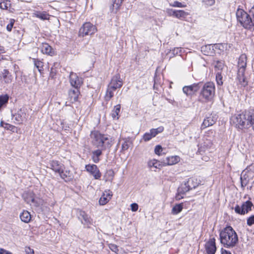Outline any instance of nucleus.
I'll return each mask as SVG.
<instances>
[{
    "mask_svg": "<svg viewBox=\"0 0 254 254\" xmlns=\"http://www.w3.org/2000/svg\"><path fill=\"white\" fill-rule=\"evenodd\" d=\"M220 243L227 248L235 247L238 242V237L233 228L227 226L222 229L219 234Z\"/></svg>",
    "mask_w": 254,
    "mask_h": 254,
    "instance_id": "obj_1",
    "label": "nucleus"
},
{
    "mask_svg": "<svg viewBox=\"0 0 254 254\" xmlns=\"http://www.w3.org/2000/svg\"><path fill=\"white\" fill-rule=\"evenodd\" d=\"M237 21L245 29L254 31V6L246 12L242 9L238 8L236 12Z\"/></svg>",
    "mask_w": 254,
    "mask_h": 254,
    "instance_id": "obj_2",
    "label": "nucleus"
},
{
    "mask_svg": "<svg viewBox=\"0 0 254 254\" xmlns=\"http://www.w3.org/2000/svg\"><path fill=\"white\" fill-rule=\"evenodd\" d=\"M215 86L212 82L204 83L200 92V97L205 102H211L215 96Z\"/></svg>",
    "mask_w": 254,
    "mask_h": 254,
    "instance_id": "obj_3",
    "label": "nucleus"
},
{
    "mask_svg": "<svg viewBox=\"0 0 254 254\" xmlns=\"http://www.w3.org/2000/svg\"><path fill=\"white\" fill-rule=\"evenodd\" d=\"M231 122L237 128H248L247 112L234 115L231 118Z\"/></svg>",
    "mask_w": 254,
    "mask_h": 254,
    "instance_id": "obj_4",
    "label": "nucleus"
},
{
    "mask_svg": "<svg viewBox=\"0 0 254 254\" xmlns=\"http://www.w3.org/2000/svg\"><path fill=\"white\" fill-rule=\"evenodd\" d=\"M97 31L96 27L90 22L84 23L79 31V36L84 37L86 35H92Z\"/></svg>",
    "mask_w": 254,
    "mask_h": 254,
    "instance_id": "obj_5",
    "label": "nucleus"
},
{
    "mask_svg": "<svg viewBox=\"0 0 254 254\" xmlns=\"http://www.w3.org/2000/svg\"><path fill=\"white\" fill-rule=\"evenodd\" d=\"M254 169V167L253 165H251L242 172L240 178L242 188H244L248 185L249 177H251L253 175L252 172Z\"/></svg>",
    "mask_w": 254,
    "mask_h": 254,
    "instance_id": "obj_6",
    "label": "nucleus"
},
{
    "mask_svg": "<svg viewBox=\"0 0 254 254\" xmlns=\"http://www.w3.org/2000/svg\"><path fill=\"white\" fill-rule=\"evenodd\" d=\"M202 85V83L200 82L189 86H185L183 88V91L188 96H191L199 91Z\"/></svg>",
    "mask_w": 254,
    "mask_h": 254,
    "instance_id": "obj_7",
    "label": "nucleus"
},
{
    "mask_svg": "<svg viewBox=\"0 0 254 254\" xmlns=\"http://www.w3.org/2000/svg\"><path fill=\"white\" fill-rule=\"evenodd\" d=\"M23 197L27 203L35 206H39L42 202L41 199L35 198V195L32 192L24 193L23 194Z\"/></svg>",
    "mask_w": 254,
    "mask_h": 254,
    "instance_id": "obj_8",
    "label": "nucleus"
},
{
    "mask_svg": "<svg viewBox=\"0 0 254 254\" xmlns=\"http://www.w3.org/2000/svg\"><path fill=\"white\" fill-rule=\"evenodd\" d=\"M196 179L194 178H189L186 182L184 186L180 188L179 191L180 192L185 193L189 191L190 190L195 188L198 183Z\"/></svg>",
    "mask_w": 254,
    "mask_h": 254,
    "instance_id": "obj_9",
    "label": "nucleus"
},
{
    "mask_svg": "<svg viewBox=\"0 0 254 254\" xmlns=\"http://www.w3.org/2000/svg\"><path fill=\"white\" fill-rule=\"evenodd\" d=\"M253 205V204L252 202L248 200L244 202L241 206L237 205L235 206L234 210L236 213L239 214L244 215L249 211L251 210Z\"/></svg>",
    "mask_w": 254,
    "mask_h": 254,
    "instance_id": "obj_10",
    "label": "nucleus"
},
{
    "mask_svg": "<svg viewBox=\"0 0 254 254\" xmlns=\"http://www.w3.org/2000/svg\"><path fill=\"white\" fill-rule=\"evenodd\" d=\"M12 79V75L8 69H4L0 72V84L2 85L11 83Z\"/></svg>",
    "mask_w": 254,
    "mask_h": 254,
    "instance_id": "obj_11",
    "label": "nucleus"
},
{
    "mask_svg": "<svg viewBox=\"0 0 254 254\" xmlns=\"http://www.w3.org/2000/svg\"><path fill=\"white\" fill-rule=\"evenodd\" d=\"M86 170L91 174L96 180H99L101 177V173L97 166L94 164H88L85 166Z\"/></svg>",
    "mask_w": 254,
    "mask_h": 254,
    "instance_id": "obj_12",
    "label": "nucleus"
},
{
    "mask_svg": "<svg viewBox=\"0 0 254 254\" xmlns=\"http://www.w3.org/2000/svg\"><path fill=\"white\" fill-rule=\"evenodd\" d=\"M204 248L206 254H215L217 250L215 239L214 238H210L205 243Z\"/></svg>",
    "mask_w": 254,
    "mask_h": 254,
    "instance_id": "obj_13",
    "label": "nucleus"
},
{
    "mask_svg": "<svg viewBox=\"0 0 254 254\" xmlns=\"http://www.w3.org/2000/svg\"><path fill=\"white\" fill-rule=\"evenodd\" d=\"M123 85V81L119 74H116L112 78L109 86L112 88L117 89L120 88Z\"/></svg>",
    "mask_w": 254,
    "mask_h": 254,
    "instance_id": "obj_14",
    "label": "nucleus"
},
{
    "mask_svg": "<svg viewBox=\"0 0 254 254\" xmlns=\"http://www.w3.org/2000/svg\"><path fill=\"white\" fill-rule=\"evenodd\" d=\"M77 215L78 219L81 221L82 224L89 226L92 223V220L85 211L81 210L78 211Z\"/></svg>",
    "mask_w": 254,
    "mask_h": 254,
    "instance_id": "obj_15",
    "label": "nucleus"
},
{
    "mask_svg": "<svg viewBox=\"0 0 254 254\" xmlns=\"http://www.w3.org/2000/svg\"><path fill=\"white\" fill-rule=\"evenodd\" d=\"M47 167L52 169L56 173L58 174L64 169V165L57 160L50 161Z\"/></svg>",
    "mask_w": 254,
    "mask_h": 254,
    "instance_id": "obj_16",
    "label": "nucleus"
},
{
    "mask_svg": "<svg viewBox=\"0 0 254 254\" xmlns=\"http://www.w3.org/2000/svg\"><path fill=\"white\" fill-rule=\"evenodd\" d=\"M93 143L94 146L98 148H100L101 141L105 139V135L101 134L99 131H96L92 133Z\"/></svg>",
    "mask_w": 254,
    "mask_h": 254,
    "instance_id": "obj_17",
    "label": "nucleus"
},
{
    "mask_svg": "<svg viewBox=\"0 0 254 254\" xmlns=\"http://www.w3.org/2000/svg\"><path fill=\"white\" fill-rule=\"evenodd\" d=\"M69 81L72 86L78 88L82 83V78H79L76 73L71 72L69 75Z\"/></svg>",
    "mask_w": 254,
    "mask_h": 254,
    "instance_id": "obj_18",
    "label": "nucleus"
},
{
    "mask_svg": "<svg viewBox=\"0 0 254 254\" xmlns=\"http://www.w3.org/2000/svg\"><path fill=\"white\" fill-rule=\"evenodd\" d=\"M247 58L245 54L241 55L238 59V70H239L240 73L245 72L247 66Z\"/></svg>",
    "mask_w": 254,
    "mask_h": 254,
    "instance_id": "obj_19",
    "label": "nucleus"
},
{
    "mask_svg": "<svg viewBox=\"0 0 254 254\" xmlns=\"http://www.w3.org/2000/svg\"><path fill=\"white\" fill-rule=\"evenodd\" d=\"M180 161V158L178 156H171L167 157L165 159L163 160L162 163L164 166L166 165H173L178 163Z\"/></svg>",
    "mask_w": 254,
    "mask_h": 254,
    "instance_id": "obj_20",
    "label": "nucleus"
},
{
    "mask_svg": "<svg viewBox=\"0 0 254 254\" xmlns=\"http://www.w3.org/2000/svg\"><path fill=\"white\" fill-rule=\"evenodd\" d=\"M79 91L77 88L70 90L68 92L69 99L70 103H73L77 101Z\"/></svg>",
    "mask_w": 254,
    "mask_h": 254,
    "instance_id": "obj_21",
    "label": "nucleus"
},
{
    "mask_svg": "<svg viewBox=\"0 0 254 254\" xmlns=\"http://www.w3.org/2000/svg\"><path fill=\"white\" fill-rule=\"evenodd\" d=\"M105 139L101 141L100 147V148L104 150L110 148L113 143L112 138L110 137L107 135H105Z\"/></svg>",
    "mask_w": 254,
    "mask_h": 254,
    "instance_id": "obj_22",
    "label": "nucleus"
},
{
    "mask_svg": "<svg viewBox=\"0 0 254 254\" xmlns=\"http://www.w3.org/2000/svg\"><path fill=\"white\" fill-rule=\"evenodd\" d=\"M216 121V118L213 116H210L206 118L203 120V122L201 125V128H205L207 127L212 126L215 123Z\"/></svg>",
    "mask_w": 254,
    "mask_h": 254,
    "instance_id": "obj_23",
    "label": "nucleus"
},
{
    "mask_svg": "<svg viewBox=\"0 0 254 254\" xmlns=\"http://www.w3.org/2000/svg\"><path fill=\"white\" fill-rule=\"evenodd\" d=\"M112 196L110 192L105 191L99 199V204L102 205L106 204L111 199Z\"/></svg>",
    "mask_w": 254,
    "mask_h": 254,
    "instance_id": "obj_24",
    "label": "nucleus"
},
{
    "mask_svg": "<svg viewBox=\"0 0 254 254\" xmlns=\"http://www.w3.org/2000/svg\"><path fill=\"white\" fill-rule=\"evenodd\" d=\"M14 120L18 123H21L26 119V114L21 109L17 111L14 115Z\"/></svg>",
    "mask_w": 254,
    "mask_h": 254,
    "instance_id": "obj_25",
    "label": "nucleus"
},
{
    "mask_svg": "<svg viewBox=\"0 0 254 254\" xmlns=\"http://www.w3.org/2000/svg\"><path fill=\"white\" fill-rule=\"evenodd\" d=\"M237 79L238 80L239 83L242 86L245 87L248 84V81L245 77V72L240 73L239 70H238Z\"/></svg>",
    "mask_w": 254,
    "mask_h": 254,
    "instance_id": "obj_26",
    "label": "nucleus"
},
{
    "mask_svg": "<svg viewBox=\"0 0 254 254\" xmlns=\"http://www.w3.org/2000/svg\"><path fill=\"white\" fill-rule=\"evenodd\" d=\"M61 178L64 179L65 182L69 181L72 179L71 173L69 171L64 170V169L61 172L59 173Z\"/></svg>",
    "mask_w": 254,
    "mask_h": 254,
    "instance_id": "obj_27",
    "label": "nucleus"
},
{
    "mask_svg": "<svg viewBox=\"0 0 254 254\" xmlns=\"http://www.w3.org/2000/svg\"><path fill=\"white\" fill-rule=\"evenodd\" d=\"M247 121L248 122V128L252 127L254 130V110L247 112Z\"/></svg>",
    "mask_w": 254,
    "mask_h": 254,
    "instance_id": "obj_28",
    "label": "nucleus"
},
{
    "mask_svg": "<svg viewBox=\"0 0 254 254\" xmlns=\"http://www.w3.org/2000/svg\"><path fill=\"white\" fill-rule=\"evenodd\" d=\"M102 150L101 148H99L92 152V158L94 163H97L99 162L100 160L99 157L102 154Z\"/></svg>",
    "mask_w": 254,
    "mask_h": 254,
    "instance_id": "obj_29",
    "label": "nucleus"
},
{
    "mask_svg": "<svg viewBox=\"0 0 254 254\" xmlns=\"http://www.w3.org/2000/svg\"><path fill=\"white\" fill-rule=\"evenodd\" d=\"M20 217L21 221L25 223H28L31 219V214L26 210H24L20 214Z\"/></svg>",
    "mask_w": 254,
    "mask_h": 254,
    "instance_id": "obj_30",
    "label": "nucleus"
},
{
    "mask_svg": "<svg viewBox=\"0 0 254 254\" xmlns=\"http://www.w3.org/2000/svg\"><path fill=\"white\" fill-rule=\"evenodd\" d=\"M34 15L41 20H47L49 19V14L46 11L41 12L36 11L34 13Z\"/></svg>",
    "mask_w": 254,
    "mask_h": 254,
    "instance_id": "obj_31",
    "label": "nucleus"
},
{
    "mask_svg": "<svg viewBox=\"0 0 254 254\" xmlns=\"http://www.w3.org/2000/svg\"><path fill=\"white\" fill-rule=\"evenodd\" d=\"M9 96L7 94H4L0 96V110L1 108L5 107L8 101Z\"/></svg>",
    "mask_w": 254,
    "mask_h": 254,
    "instance_id": "obj_32",
    "label": "nucleus"
},
{
    "mask_svg": "<svg viewBox=\"0 0 254 254\" xmlns=\"http://www.w3.org/2000/svg\"><path fill=\"white\" fill-rule=\"evenodd\" d=\"M116 90L115 88H111V86H108L106 95L105 96V99L107 101H109L113 96H114V92Z\"/></svg>",
    "mask_w": 254,
    "mask_h": 254,
    "instance_id": "obj_33",
    "label": "nucleus"
},
{
    "mask_svg": "<svg viewBox=\"0 0 254 254\" xmlns=\"http://www.w3.org/2000/svg\"><path fill=\"white\" fill-rule=\"evenodd\" d=\"M52 48L47 43H43L41 46V51L44 54L51 55L52 54Z\"/></svg>",
    "mask_w": 254,
    "mask_h": 254,
    "instance_id": "obj_34",
    "label": "nucleus"
},
{
    "mask_svg": "<svg viewBox=\"0 0 254 254\" xmlns=\"http://www.w3.org/2000/svg\"><path fill=\"white\" fill-rule=\"evenodd\" d=\"M114 177V172L113 170H108L104 176L105 182H112Z\"/></svg>",
    "mask_w": 254,
    "mask_h": 254,
    "instance_id": "obj_35",
    "label": "nucleus"
},
{
    "mask_svg": "<svg viewBox=\"0 0 254 254\" xmlns=\"http://www.w3.org/2000/svg\"><path fill=\"white\" fill-rule=\"evenodd\" d=\"M148 165L149 168H155L160 169L162 167V165L160 162L157 160H150L148 162Z\"/></svg>",
    "mask_w": 254,
    "mask_h": 254,
    "instance_id": "obj_36",
    "label": "nucleus"
},
{
    "mask_svg": "<svg viewBox=\"0 0 254 254\" xmlns=\"http://www.w3.org/2000/svg\"><path fill=\"white\" fill-rule=\"evenodd\" d=\"M189 13L183 10H177L176 13V17L180 19H184L186 18Z\"/></svg>",
    "mask_w": 254,
    "mask_h": 254,
    "instance_id": "obj_37",
    "label": "nucleus"
},
{
    "mask_svg": "<svg viewBox=\"0 0 254 254\" xmlns=\"http://www.w3.org/2000/svg\"><path fill=\"white\" fill-rule=\"evenodd\" d=\"M121 110V105L118 104L114 107V110L112 111L111 116L113 119H119V114Z\"/></svg>",
    "mask_w": 254,
    "mask_h": 254,
    "instance_id": "obj_38",
    "label": "nucleus"
},
{
    "mask_svg": "<svg viewBox=\"0 0 254 254\" xmlns=\"http://www.w3.org/2000/svg\"><path fill=\"white\" fill-rule=\"evenodd\" d=\"M183 204H178L175 205L172 209V213L174 215H176L181 212L183 210Z\"/></svg>",
    "mask_w": 254,
    "mask_h": 254,
    "instance_id": "obj_39",
    "label": "nucleus"
},
{
    "mask_svg": "<svg viewBox=\"0 0 254 254\" xmlns=\"http://www.w3.org/2000/svg\"><path fill=\"white\" fill-rule=\"evenodd\" d=\"M164 130L163 127H159L157 128H152L150 130L151 134L153 137L157 135L158 133L162 132Z\"/></svg>",
    "mask_w": 254,
    "mask_h": 254,
    "instance_id": "obj_40",
    "label": "nucleus"
},
{
    "mask_svg": "<svg viewBox=\"0 0 254 254\" xmlns=\"http://www.w3.org/2000/svg\"><path fill=\"white\" fill-rule=\"evenodd\" d=\"M35 66L38 68L39 72L43 70V63L38 59H33Z\"/></svg>",
    "mask_w": 254,
    "mask_h": 254,
    "instance_id": "obj_41",
    "label": "nucleus"
},
{
    "mask_svg": "<svg viewBox=\"0 0 254 254\" xmlns=\"http://www.w3.org/2000/svg\"><path fill=\"white\" fill-rule=\"evenodd\" d=\"M216 81L218 85L221 86L223 84V76L221 72L217 71L216 73Z\"/></svg>",
    "mask_w": 254,
    "mask_h": 254,
    "instance_id": "obj_42",
    "label": "nucleus"
},
{
    "mask_svg": "<svg viewBox=\"0 0 254 254\" xmlns=\"http://www.w3.org/2000/svg\"><path fill=\"white\" fill-rule=\"evenodd\" d=\"M10 1L7 0H0V8L2 9H7L10 6Z\"/></svg>",
    "mask_w": 254,
    "mask_h": 254,
    "instance_id": "obj_43",
    "label": "nucleus"
},
{
    "mask_svg": "<svg viewBox=\"0 0 254 254\" xmlns=\"http://www.w3.org/2000/svg\"><path fill=\"white\" fill-rule=\"evenodd\" d=\"M224 67V63L222 61H217L214 65V68L216 72L220 71Z\"/></svg>",
    "mask_w": 254,
    "mask_h": 254,
    "instance_id": "obj_44",
    "label": "nucleus"
},
{
    "mask_svg": "<svg viewBox=\"0 0 254 254\" xmlns=\"http://www.w3.org/2000/svg\"><path fill=\"white\" fill-rule=\"evenodd\" d=\"M124 0H113V6L118 9L122 5Z\"/></svg>",
    "mask_w": 254,
    "mask_h": 254,
    "instance_id": "obj_45",
    "label": "nucleus"
},
{
    "mask_svg": "<svg viewBox=\"0 0 254 254\" xmlns=\"http://www.w3.org/2000/svg\"><path fill=\"white\" fill-rule=\"evenodd\" d=\"M109 248L112 251L115 252L117 254H119L118 246L116 245H115L114 244H110L109 245Z\"/></svg>",
    "mask_w": 254,
    "mask_h": 254,
    "instance_id": "obj_46",
    "label": "nucleus"
},
{
    "mask_svg": "<svg viewBox=\"0 0 254 254\" xmlns=\"http://www.w3.org/2000/svg\"><path fill=\"white\" fill-rule=\"evenodd\" d=\"M153 136H152V134H151V132L149 131V132L145 133L143 136V139L145 141H147L150 140Z\"/></svg>",
    "mask_w": 254,
    "mask_h": 254,
    "instance_id": "obj_47",
    "label": "nucleus"
},
{
    "mask_svg": "<svg viewBox=\"0 0 254 254\" xmlns=\"http://www.w3.org/2000/svg\"><path fill=\"white\" fill-rule=\"evenodd\" d=\"M162 150L163 148L162 146L160 145H158L155 146L154 152L155 154L158 155H160L161 154V152L162 151Z\"/></svg>",
    "mask_w": 254,
    "mask_h": 254,
    "instance_id": "obj_48",
    "label": "nucleus"
},
{
    "mask_svg": "<svg viewBox=\"0 0 254 254\" xmlns=\"http://www.w3.org/2000/svg\"><path fill=\"white\" fill-rule=\"evenodd\" d=\"M173 7H184L186 6V5L183 4L181 2H180L178 1H175L173 3L170 4Z\"/></svg>",
    "mask_w": 254,
    "mask_h": 254,
    "instance_id": "obj_49",
    "label": "nucleus"
},
{
    "mask_svg": "<svg viewBox=\"0 0 254 254\" xmlns=\"http://www.w3.org/2000/svg\"><path fill=\"white\" fill-rule=\"evenodd\" d=\"M14 22L15 20L13 19H10V23L6 26V29L8 31L10 32L11 31Z\"/></svg>",
    "mask_w": 254,
    "mask_h": 254,
    "instance_id": "obj_50",
    "label": "nucleus"
},
{
    "mask_svg": "<svg viewBox=\"0 0 254 254\" xmlns=\"http://www.w3.org/2000/svg\"><path fill=\"white\" fill-rule=\"evenodd\" d=\"M129 141L128 140H126L124 141V142L122 144V148L123 150H127L128 149V148L129 147Z\"/></svg>",
    "mask_w": 254,
    "mask_h": 254,
    "instance_id": "obj_51",
    "label": "nucleus"
},
{
    "mask_svg": "<svg viewBox=\"0 0 254 254\" xmlns=\"http://www.w3.org/2000/svg\"><path fill=\"white\" fill-rule=\"evenodd\" d=\"M202 2L208 6H211L215 3V0H202Z\"/></svg>",
    "mask_w": 254,
    "mask_h": 254,
    "instance_id": "obj_52",
    "label": "nucleus"
},
{
    "mask_svg": "<svg viewBox=\"0 0 254 254\" xmlns=\"http://www.w3.org/2000/svg\"><path fill=\"white\" fill-rule=\"evenodd\" d=\"M247 224L249 226H252L254 224V215L251 216L247 219Z\"/></svg>",
    "mask_w": 254,
    "mask_h": 254,
    "instance_id": "obj_53",
    "label": "nucleus"
},
{
    "mask_svg": "<svg viewBox=\"0 0 254 254\" xmlns=\"http://www.w3.org/2000/svg\"><path fill=\"white\" fill-rule=\"evenodd\" d=\"M176 11H177V10L168 9L167 13L170 16L176 17Z\"/></svg>",
    "mask_w": 254,
    "mask_h": 254,
    "instance_id": "obj_54",
    "label": "nucleus"
},
{
    "mask_svg": "<svg viewBox=\"0 0 254 254\" xmlns=\"http://www.w3.org/2000/svg\"><path fill=\"white\" fill-rule=\"evenodd\" d=\"M131 209L133 212L136 211L138 209V206L137 204L134 203L130 205Z\"/></svg>",
    "mask_w": 254,
    "mask_h": 254,
    "instance_id": "obj_55",
    "label": "nucleus"
},
{
    "mask_svg": "<svg viewBox=\"0 0 254 254\" xmlns=\"http://www.w3.org/2000/svg\"><path fill=\"white\" fill-rule=\"evenodd\" d=\"M25 254H34V250L29 247H26L25 249Z\"/></svg>",
    "mask_w": 254,
    "mask_h": 254,
    "instance_id": "obj_56",
    "label": "nucleus"
},
{
    "mask_svg": "<svg viewBox=\"0 0 254 254\" xmlns=\"http://www.w3.org/2000/svg\"><path fill=\"white\" fill-rule=\"evenodd\" d=\"M4 127L7 129L12 130L15 127L14 126L7 123L4 124Z\"/></svg>",
    "mask_w": 254,
    "mask_h": 254,
    "instance_id": "obj_57",
    "label": "nucleus"
},
{
    "mask_svg": "<svg viewBox=\"0 0 254 254\" xmlns=\"http://www.w3.org/2000/svg\"><path fill=\"white\" fill-rule=\"evenodd\" d=\"M182 50L179 48H175L172 50V53L174 55H177L181 52Z\"/></svg>",
    "mask_w": 254,
    "mask_h": 254,
    "instance_id": "obj_58",
    "label": "nucleus"
},
{
    "mask_svg": "<svg viewBox=\"0 0 254 254\" xmlns=\"http://www.w3.org/2000/svg\"><path fill=\"white\" fill-rule=\"evenodd\" d=\"M0 254H12V253L3 249H0Z\"/></svg>",
    "mask_w": 254,
    "mask_h": 254,
    "instance_id": "obj_59",
    "label": "nucleus"
},
{
    "mask_svg": "<svg viewBox=\"0 0 254 254\" xmlns=\"http://www.w3.org/2000/svg\"><path fill=\"white\" fill-rule=\"evenodd\" d=\"M221 254H232L229 251H228L222 248L221 250Z\"/></svg>",
    "mask_w": 254,
    "mask_h": 254,
    "instance_id": "obj_60",
    "label": "nucleus"
},
{
    "mask_svg": "<svg viewBox=\"0 0 254 254\" xmlns=\"http://www.w3.org/2000/svg\"><path fill=\"white\" fill-rule=\"evenodd\" d=\"M178 191H179V193L176 196V199L180 200V199L183 198V196H181L180 194V192L179 191V189H178ZM181 193H182V192H181ZM184 193H183V194H184Z\"/></svg>",
    "mask_w": 254,
    "mask_h": 254,
    "instance_id": "obj_61",
    "label": "nucleus"
},
{
    "mask_svg": "<svg viewBox=\"0 0 254 254\" xmlns=\"http://www.w3.org/2000/svg\"><path fill=\"white\" fill-rule=\"evenodd\" d=\"M4 125L3 122L2 121H1V122H0V127H4V125Z\"/></svg>",
    "mask_w": 254,
    "mask_h": 254,
    "instance_id": "obj_62",
    "label": "nucleus"
},
{
    "mask_svg": "<svg viewBox=\"0 0 254 254\" xmlns=\"http://www.w3.org/2000/svg\"><path fill=\"white\" fill-rule=\"evenodd\" d=\"M3 59V56L1 55H0V61Z\"/></svg>",
    "mask_w": 254,
    "mask_h": 254,
    "instance_id": "obj_63",
    "label": "nucleus"
}]
</instances>
